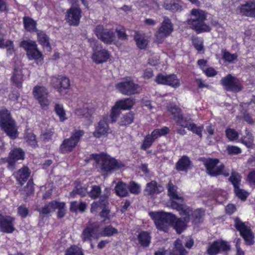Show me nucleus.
I'll return each instance as SVG.
<instances>
[{"label": "nucleus", "instance_id": "obj_8", "mask_svg": "<svg viewBox=\"0 0 255 255\" xmlns=\"http://www.w3.org/2000/svg\"><path fill=\"white\" fill-rule=\"evenodd\" d=\"M84 133L85 131L83 130H74L71 133V136L64 139L60 145L59 149L61 152L67 153L73 151Z\"/></svg>", "mask_w": 255, "mask_h": 255}, {"label": "nucleus", "instance_id": "obj_32", "mask_svg": "<svg viewBox=\"0 0 255 255\" xmlns=\"http://www.w3.org/2000/svg\"><path fill=\"white\" fill-rule=\"evenodd\" d=\"M163 6L165 9L172 11H180L182 8L177 0H165Z\"/></svg>", "mask_w": 255, "mask_h": 255}, {"label": "nucleus", "instance_id": "obj_18", "mask_svg": "<svg viewBox=\"0 0 255 255\" xmlns=\"http://www.w3.org/2000/svg\"><path fill=\"white\" fill-rule=\"evenodd\" d=\"M155 81L158 84L167 85L174 88L180 86L179 80L175 74L169 75L158 74L156 77Z\"/></svg>", "mask_w": 255, "mask_h": 255}, {"label": "nucleus", "instance_id": "obj_4", "mask_svg": "<svg viewBox=\"0 0 255 255\" xmlns=\"http://www.w3.org/2000/svg\"><path fill=\"white\" fill-rule=\"evenodd\" d=\"M168 195L172 199L171 207L179 212L180 214H189L190 210L183 204V198L177 194V187L170 181L167 185Z\"/></svg>", "mask_w": 255, "mask_h": 255}, {"label": "nucleus", "instance_id": "obj_53", "mask_svg": "<svg viewBox=\"0 0 255 255\" xmlns=\"http://www.w3.org/2000/svg\"><path fill=\"white\" fill-rule=\"evenodd\" d=\"M65 255H84L81 248L75 246L66 250Z\"/></svg>", "mask_w": 255, "mask_h": 255}, {"label": "nucleus", "instance_id": "obj_47", "mask_svg": "<svg viewBox=\"0 0 255 255\" xmlns=\"http://www.w3.org/2000/svg\"><path fill=\"white\" fill-rule=\"evenodd\" d=\"M134 39L137 46L140 49H144L148 44V41L144 37L140 36L137 33L134 35Z\"/></svg>", "mask_w": 255, "mask_h": 255}, {"label": "nucleus", "instance_id": "obj_7", "mask_svg": "<svg viewBox=\"0 0 255 255\" xmlns=\"http://www.w3.org/2000/svg\"><path fill=\"white\" fill-rule=\"evenodd\" d=\"M99 225L96 222L89 221L83 229L80 237L83 242H89L92 249L94 248L92 243L93 240H98L100 237Z\"/></svg>", "mask_w": 255, "mask_h": 255}, {"label": "nucleus", "instance_id": "obj_35", "mask_svg": "<svg viewBox=\"0 0 255 255\" xmlns=\"http://www.w3.org/2000/svg\"><path fill=\"white\" fill-rule=\"evenodd\" d=\"M134 104V100L131 98H127L124 100L117 102L116 105L122 110L130 109Z\"/></svg>", "mask_w": 255, "mask_h": 255}, {"label": "nucleus", "instance_id": "obj_45", "mask_svg": "<svg viewBox=\"0 0 255 255\" xmlns=\"http://www.w3.org/2000/svg\"><path fill=\"white\" fill-rule=\"evenodd\" d=\"M229 180L232 183L235 189L239 187L241 180V176L236 171H232Z\"/></svg>", "mask_w": 255, "mask_h": 255}, {"label": "nucleus", "instance_id": "obj_52", "mask_svg": "<svg viewBox=\"0 0 255 255\" xmlns=\"http://www.w3.org/2000/svg\"><path fill=\"white\" fill-rule=\"evenodd\" d=\"M101 193V189L99 186L94 185L92 186V189L88 194L91 198H98Z\"/></svg>", "mask_w": 255, "mask_h": 255}, {"label": "nucleus", "instance_id": "obj_46", "mask_svg": "<svg viewBox=\"0 0 255 255\" xmlns=\"http://www.w3.org/2000/svg\"><path fill=\"white\" fill-rule=\"evenodd\" d=\"M0 48L7 49V51L9 54H12L14 51L13 44L12 41L10 40L4 41L3 39L0 37Z\"/></svg>", "mask_w": 255, "mask_h": 255}, {"label": "nucleus", "instance_id": "obj_30", "mask_svg": "<svg viewBox=\"0 0 255 255\" xmlns=\"http://www.w3.org/2000/svg\"><path fill=\"white\" fill-rule=\"evenodd\" d=\"M37 32L38 42L43 47L47 48L49 51H51V47L49 42V38L48 35L42 31L37 30Z\"/></svg>", "mask_w": 255, "mask_h": 255}, {"label": "nucleus", "instance_id": "obj_6", "mask_svg": "<svg viewBox=\"0 0 255 255\" xmlns=\"http://www.w3.org/2000/svg\"><path fill=\"white\" fill-rule=\"evenodd\" d=\"M203 164L206 167V173L211 176L223 175L228 177L230 175L229 171L225 170V166L222 164L218 165L219 160L217 158H208L203 159Z\"/></svg>", "mask_w": 255, "mask_h": 255}, {"label": "nucleus", "instance_id": "obj_28", "mask_svg": "<svg viewBox=\"0 0 255 255\" xmlns=\"http://www.w3.org/2000/svg\"><path fill=\"white\" fill-rule=\"evenodd\" d=\"M10 162L11 165H15V162L19 160H23L24 158V152L20 148H14L9 153Z\"/></svg>", "mask_w": 255, "mask_h": 255}, {"label": "nucleus", "instance_id": "obj_1", "mask_svg": "<svg viewBox=\"0 0 255 255\" xmlns=\"http://www.w3.org/2000/svg\"><path fill=\"white\" fill-rule=\"evenodd\" d=\"M149 215L154 220L156 228L164 232H168L169 227L175 223L173 227L177 233L180 234L186 228V224L188 222L185 221V216H183V221L181 219H177L171 213L163 211L151 212Z\"/></svg>", "mask_w": 255, "mask_h": 255}, {"label": "nucleus", "instance_id": "obj_51", "mask_svg": "<svg viewBox=\"0 0 255 255\" xmlns=\"http://www.w3.org/2000/svg\"><path fill=\"white\" fill-rule=\"evenodd\" d=\"M154 141L152 137L149 135V134L146 135L143 140V142L141 145V149L143 150H146L149 148Z\"/></svg>", "mask_w": 255, "mask_h": 255}, {"label": "nucleus", "instance_id": "obj_23", "mask_svg": "<svg viewBox=\"0 0 255 255\" xmlns=\"http://www.w3.org/2000/svg\"><path fill=\"white\" fill-rule=\"evenodd\" d=\"M110 130V128L108 124V119L106 117H103L99 122L96 129L93 132L95 137L99 138L102 135L107 134Z\"/></svg>", "mask_w": 255, "mask_h": 255}, {"label": "nucleus", "instance_id": "obj_63", "mask_svg": "<svg viewBox=\"0 0 255 255\" xmlns=\"http://www.w3.org/2000/svg\"><path fill=\"white\" fill-rule=\"evenodd\" d=\"M52 201L49 202L47 205L44 206L43 208H42L40 212L43 214H47L50 213L52 211H55V206H52L51 203Z\"/></svg>", "mask_w": 255, "mask_h": 255}, {"label": "nucleus", "instance_id": "obj_33", "mask_svg": "<svg viewBox=\"0 0 255 255\" xmlns=\"http://www.w3.org/2000/svg\"><path fill=\"white\" fill-rule=\"evenodd\" d=\"M137 240L141 246L147 247L150 243L151 237L147 232L142 231L138 235Z\"/></svg>", "mask_w": 255, "mask_h": 255}, {"label": "nucleus", "instance_id": "obj_16", "mask_svg": "<svg viewBox=\"0 0 255 255\" xmlns=\"http://www.w3.org/2000/svg\"><path fill=\"white\" fill-rule=\"evenodd\" d=\"M205 17H198L195 19H190L188 20L190 27L195 30L197 33L210 31V27L205 24L204 21Z\"/></svg>", "mask_w": 255, "mask_h": 255}, {"label": "nucleus", "instance_id": "obj_5", "mask_svg": "<svg viewBox=\"0 0 255 255\" xmlns=\"http://www.w3.org/2000/svg\"><path fill=\"white\" fill-rule=\"evenodd\" d=\"M19 46L26 51V55L29 60H35L37 64H41L43 61L42 54L37 48L35 41L27 39L22 40Z\"/></svg>", "mask_w": 255, "mask_h": 255}, {"label": "nucleus", "instance_id": "obj_3", "mask_svg": "<svg viewBox=\"0 0 255 255\" xmlns=\"http://www.w3.org/2000/svg\"><path fill=\"white\" fill-rule=\"evenodd\" d=\"M91 156L95 161L96 168L103 172H111L119 167L117 161L106 154H93Z\"/></svg>", "mask_w": 255, "mask_h": 255}, {"label": "nucleus", "instance_id": "obj_34", "mask_svg": "<svg viewBox=\"0 0 255 255\" xmlns=\"http://www.w3.org/2000/svg\"><path fill=\"white\" fill-rule=\"evenodd\" d=\"M87 204L85 202L73 201L70 203V210L71 212L77 213L78 211L84 212L87 208Z\"/></svg>", "mask_w": 255, "mask_h": 255}, {"label": "nucleus", "instance_id": "obj_11", "mask_svg": "<svg viewBox=\"0 0 255 255\" xmlns=\"http://www.w3.org/2000/svg\"><path fill=\"white\" fill-rule=\"evenodd\" d=\"M32 94L42 109H47L48 108L50 101L48 99L49 92L47 88L43 86H35L33 88Z\"/></svg>", "mask_w": 255, "mask_h": 255}, {"label": "nucleus", "instance_id": "obj_40", "mask_svg": "<svg viewBox=\"0 0 255 255\" xmlns=\"http://www.w3.org/2000/svg\"><path fill=\"white\" fill-rule=\"evenodd\" d=\"M11 80L18 87H21L23 82V76L20 70L14 69Z\"/></svg>", "mask_w": 255, "mask_h": 255}, {"label": "nucleus", "instance_id": "obj_58", "mask_svg": "<svg viewBox=\"0 0 255 255\" xmlns=\"http://www.w3.org/2000/svg\"><path fill=\"white\" fill-rule=\"evenodd\" d=\"M121 114V109L115 104L113 107L110 115V117L112 123L116 122L118 117Z\"/></svg>", "mask_w": 255, "mask_h": 255}, {"label": "nucleus", "instance_id": "obj_43", "mask_svg": "<svg viewBox=\"0 0 255 255\" xmlns=\"http://www.w3.org/2000/svg\"><path fill=\"white\" fill-rule=\"evenodd\" d=\"M246 135L244 136L242 139V143L245 144L247 147L249 148H252L254 144V138L252 134L247 129L246 130Z\"/></svg>", "mask_w": 255, "mask_h": 255}, {"label": "nucleus", "instance_id": "obj_64", "mask_svg": "<svg viewBox=\"0 0 255 255\" xmlns=\"http://www.w3.org/2000/svg\"><path fill=\"white\" fill-rule=\"evenodd\" d=\"M80 17H66V21L70 25L76 26L79 24Z\"/></svg>", "mask_w": 255, "mask_h": 255}, {"label": "nucleus", "instance_id": "obj_38", "mask_svg": "<svg viewBox=\"0 0 255 255\" xmlns=\"http://www.w3.org/2000/svg\"><path fill=\"white\" fill-rule=\"evenodd\" d=\"M52 206H55V209H58L57 217L58 218H62L66 214L65 203L59 202L56 201H53L51 203Z\"/></svg>", "mask_w": 255, "mask_h": 255}, {"label": "nucleus", "instance_id": "obj_54", "mask_svg": "<svg viewBox=\"0 0 255 255\" xmlns=\"http://www.w3.org/2000/svg\"><path fill=\"white\" fill-rule=\"evenodd\" d=\"M192 44L196 49L200 52L204 49L203 40L198 37H193L192 39Z\"/></svg>", "mask_w": 255, "mask_h": 255}, {"label": "nucleus", "instance_id": "obj_31", "mask_svg": "<svg viewBox=\"0 0 255 255\" xmlns=\"http://www.w3.org/2000/svg\"><path fill=\"white\" fill-rule=\"evenodd\" d=\"M116 194L121 197H126L128 195V186L122 181L119 182L115 186Z\"/></svg>", "mask_w": 255, "mask_h": 255}, {"label": "nucleus", "instance_id": "obj_48", "mask_svg": "<svg viewBox=\"0 0 255 255\" xmlns=\"http://www.w3.org/2000/svg\"><path fill=\"white\" fill-rule=\"evenodd\" d=\"M54 110L56 114L59 116L60 121L63 122L66 119L65 112L62 105L56 104Z\"/></svg>", "mask_w": 255, "mask_h": 255}, {"label": "nucleus", "instance_id": "obj_39", "mask_svg": "<svg viewBox=\"0 0 255 255\" xmlns=\"http://www.w3.org/2000/svg\"><path fill=\"white\" fill-rule=\"evenodd\" d=\"M169 132V128L167 127H164L161 128H157L153 130L149 135L154 141L160 137L165 135Z\"/></svg>", "mask_w": 255, "mask_h": 255}, {"label": "nucleus", "instance_id": "obj_50", "mask_svg": "<svg viewBox=\"0 0 255 255\" xmlns=\"http://www.w3.org/2000/svg\"><path fill=\"white\" fill-rule=\"evenodd\" d=\"M105 191L106 193L100 196L99 201L98 202V204L103 207H105L108 204V199L110 194V189L109 188H106Z\"/></svg>", "mask_w": 255, "mask_h": 255}, {"label": "nucleus", "instance_id": "obj_15", "mask_svg": "<svg viewBox=\"0 0 255 255\" xmlns=\"http://www.w3.org/2000/svg\"><path fill=\"white\" fill-rule=\"evenodd\" d=\"M51 84L55 89L61 93L62 90L68 89L70 87V81L66 76L57 75L51 78Z\"/></svg>", "mask_w": 255, "mask_h": 255}, {"label": "nucleus", "instance_id": "obj_24", "mask_svg": "<svg viewBox=\"0 0 255 255\" xmlns=\"http://www.w3.org/2000/svg\"><path fill=\"white\" fill-rule=\"evenodd\" d=\"M109 57L110 54L107 50L99 48L98 50H93L92 59L96 63L100 64L106 62Z\"/></svg>", "mask_w": 255, "mask_h": 255}, {"label": "nucleus", "instance_id": "obj_60", "mask_svg": "<svg viewBox=\"0 0 255 255\" xmlns=\"http://www.w3.org/2000/svg\"><path fill=\"white\" fill-rule=\"evenodd\" d=\"M227 137L230 140H234L238 137V133L233 128H228L226 130Z\"/></svg>", "mask_w": 255, "mask_h": 255}, {"label": "nucleus", "instance_id": "obj_57", "mask_svg": "<svg viewBox=\"0 0 255 255\" xmlns=\"http://www.w3.org/2000/svg\"><path fill=\"white\" fill-rule=\"evenodd\" d=\"M128 186L129 192L132 194L137 195L140 192L139 185L134 181H130Z\"/></svg>", "mask_w": 255, "mask_h": 255}, {"label": "nucleus", "instance_id": "obj_13", "mask_svg": "<svg viewBox=\"0 0 255 255\" xmlns=\"http://www.w3.org/2000/svg\"><path fill=\"white\" fill-rule=\"evenodd\" d=\"M115 87L122 94L130 96L138 93L139 86L130 80L119 82L116 84Z\"/></svg>", "mask_w": 255, "mask_h": 255}, {"label": "nucleus", "instance_id": "obj_62", "mask_svg": "<svg viewBox=\"0 0 255 255\" xmlns=\"http://www.w3.org/2000/svg\"><path fill=\"white\" fill-rule=\"evenodd\" d=\"M67 16H80L81 13V10L78 6H74L71 7L67 11Z\"/></svg>", "mask_w": 255, "mask_h": 255}, {"label": "nucleus", "instance_id": "obj_55", "mask_svg": "<svg viewBox=\"0 0 255 255\" xmlns=\"http://www.w3.org/2000/svg\"><path fill=\"white\" fill-rule=\"evenodd\" d=\"M238 57L237 54H231L227 50L223 51V59L229 63L233 62Z\"/></svg>", "mask_w": 255, "mask_h": 255}, {"label": "nucleus", "instance_id": "obj_61", "mask_svg": "<svg viewBox=\"0 0 255 255\" xmlns=\"http://www.w3.org/2000/svg\"><path fill=\"white\" fill-rule=\"evenodd\" d=\"M236 196L242 200H245L248 196V193L244 190L238 187L234 189Z\"/></svg>", "mask_w": 255, "mask_h": 255}, {"label": "nucleus", "instance_id": "obj_56", "mask_svg": "<svg viewBox=\"0 0 255 255\" xmlns=\"http://www.w3.org/2000/svg\"><path fill=\"white\" fill-rule=\"evenodd\" d=\"M26 142L32 147H35L37 145L35 135L33 133H27L24 137Z\"/></svg>", "mask_w": 255, "mask_h": 255}, {"label": "nucleus", "instance_id": "obj_2", "mask_svg": "<svg viewBox=\"0 0 255 255\" xmlns=\"http://www.w3.org/2000/svg\"><path fill=\"white\" fill-rule=\"evenodd\" d=\"M0 127L11 138L14 139L18 136L16 123L7 110L0 111Z\"/></svg>", "mask_w": 255, "mask_h": 255}, {"label": "nucleus", "instance_id": "obj_42", "mask_svg": "<svg viewBox=\"0 0 255 255\" xmlns=\"http://www.w3.org/2000/svg\"><path fill=\"white\" fill-rule=\"evenodd\" d=\"M253 0L242 6L241 10L243 13L250 12V14H255V0Z\"/></svg>", "mask_w": 255, "mask_h": 255}, {"label": "nucleus", "instance_id": "obj_19", "mask_svg": "<svg viewBox=\"0 0 255 255\" xmlns=\"http://www.w3.org/2000/svg\"><path fill=\"white\" fill-rule=\"evenodd\" d=\"M167 110L172 116V119L175 121L177 125L181 126L188 118H184L183 116L181 109L173 104H170L167 106Z\"/></svg>", "mask_w": 255, "mask_h": 255}, {"label": "nucleus", "instance_id": "obj_12", "mask_svg": "<svg viewBox=\"0 0 255 255\" xmlns=\"http://www.w3.org/2000/svg\"><path fill=\"white\" fill-rule=\"evenodd\" d=\"M235 227L240 232L241 236L244 239L245 243L248 245H251L254 243V235L250 228L245 225L238 218L235 220Z\"/></svg>", "mask_w": 255, "mask_h": 255}, {"label": "nucleus", "instance_id": "obj_26", "mask_svg": "<svg viewBox=\"0 0 255 255\" xmlns=\"http://www.w3.org/2000/svg\"><path fill=\"white\" fill-rule=\"evenodd\" d=\"M182 128H186L193 133L198 135L200 138L202 137V132L203 129V126L198 127L195 124L191 122V118H188L185 120L184 124L181 126Z\"/></svg>", "mask_w": 255, "mask_h": 255}, {"label": "nucleus", "instance_id": "obj_10", "mask_svg": "<svg viewBox=\"0 0 255 255\" xmlns=\"http://www.w3.org/2000/svg\"><path fill=\"white\" fill-rule=\"evenodd\" d=\"M173 31V26L168 18L165 19L161 26L154 34L155 41L157 43H162Z\"/></svg>", "mask_w": 255, "mask_h": 255}, {"label": "nucleus", "instance_id": "obj_27", "mask_svg": "<svg viewBox=\"0 0 255 255\" xmlns=\"http://www.w3.org/2000/svg\"><path fill=\"white\" fill-rule=\"evenodd\" d=\"M191 161L186 155L182 156L176 164V169L179 171H186L191 168Z\"/></svg>", "mask_w": 255, "mask_h": 255}, {"label": "nucleus", "instance_id": "obj_49", "mask_svg": "<svg viewBox=\"0 0 255 255\" xmlns=\"http://www.w3.org/2000/svg\"><path fill=\"white\" fill-rule=\"evenodd\" d=\"M117 233H118V230L116 228L111 226H109L105 227L103 231L101 233L100 232V237L111 236Z\"/></svg>", "mask_w": 255, "mask_h": 255}, {"label": "nucleus", "instance_id": "obj_9", "mask_svg": "<svg viewBox=\"0 0 255 255\" xmlns=\"http://www.w3.org/2000/svg\"><path fill=\"white\" fill-rule=\"evenodd\" d=\"M94 32L98 38L106 44H111L116 38L113 29L105 28L102 25H98Z\"/></svg>", "mask_w": 255, "mask_h": 255}, {"label": "nucleus", "instance_id": "obj_22", "mask_svg": "<svg viewBox=\"0 0 255 255\" xmlns=\"http://www.w3.org/2000/svg\"><path fill=\"white\" fill-rule=\"evenodd\" d=\"M188 208L190 210L189 214H180L181 216H185V221L189 222L191 218L193 220V222L195 223L201 222L205 215V211L202 209H197L193 211L190 208Z\"/></svg>", "mask_w": 255, "mask_h": 255}, {"label": "nucleus", "instance_id": "obj_21", "mask_svg": "<svg viewBox=\"0 0 255 255\" xmlns=\"http://www.w3.org/2000/svg\"><path fill=\"white\" fill-rule=\"evenodd\" d=\"M94 107L91 104H85L82 108H77L75 110V114L80 118H84L90 121L92 115L95 113Z\"/></svg>", "mask_w": 255, "mask_h": 255}, {"label": "nucleus", "instance_id": "obj_20", "mask_svg": "<svg viewBox=\"0 0 255 255\" xmlns=\"http://www.w3.org/2000/svg\"><path fill=\"white\" fill-rule=\"evenodd\" d=\"M14 218L0 214V229L3 233H11L14 231Z\"/></svg>", "mask_w": 255, "mask_h": 255}, {"label": "nucleus", "instance_id": "obj_29", "mask_svg": "<svg viewBox=\"0 0 255 255\" xmlns=\"http://www.w3.org/2000/svg\"><path fill=\"white\" fill-rule=\"evenodd\" d=\"M14 175L17 181L22 186L27 180L30 172L27 167H24L19 169Z\"/></svg>", "mask_w": 255, "mask_h": 255}, {"label": "nucleus", "instance_id": "obj_17", "mask_svg": "<svg viewBox=\"0 0 255 255\" xmlns=\"http://www.w3.org/2000/svg\"><path fill=\"white\" fill-rule=\"evenodd\" d=\"M230 250V247L227 242L218 240L214 242L209 246L207 253L209 255H216L221 251L227 252Z\"/></svg>", "mask_w": 255, "mask_h": 255}, {"label": "nucleus", "instance_id": "obj_59", "mask_svg": "<svg viewBox=\"0 0 255 255\" xmlns=\"http://www.w3.org/2000/svg\"><path fill=\"white\" fill-rule=\"evenodd\" d=\"M117 33L118 37L121 40H126L128 39V35L126 33V30L123 27H118L115 29Z\"/></svg>", "mask_w": 255, "mask_h": 255}, {"label": "nucleus", "instance_id": "obj_41", "mask_svg": "<svg viewBox=\"0 0 255 255\" xmlns=\"http://www.w3.org/2000/svg\"><path fill=\"white\" fill-rule=\"evenodd\" d=\"M87 189L85 187H82L81 185H77L74 189L70 193V195L71 197H74L76 195H79L82 197H84L86 195Z\"/></svg>", "mask_w": 255, "mask_h": 255}, {"label": "nucleus", "instance_id": "obj_44", "mask_svg": "<svg viewBox=\"0 0 255 255\" xmlns=\"http://www.w3.org/2000/svg\"><path fill=\"white\" fill-rule=\"evenodd\" d=\"M133 114L131 113H128L123 116L119 124L121 126H126L131 124L133 121Z\"/></svg>", "mask_w": 255, "mask_h": 255}, {"label": "nucleus", "instance_id": "obj_25", "mask_svg": "<svg viewBox=\"0 0 255 255\" xmlns=\"http://www.w3.org/2000/svg\"><path fill=\"white\" fill-rule=\"evenodd\" d=\"M163 191V187L158 184L155 181H151L147 183L144 190L145 194L148 196H153L155 194H158Z\"/></svg>", "mask_w": 255, "mask_h": 255}, {"label": "nucleus", "instance_id": "obj_36", "mask_svg": "<svg viewBox=\"0 0 255 255\" xmlns=\"http://www.w3.org/2000/svg\"><path fill=\"white\" fill-rule=\"evenodd\" d=\"M23 23L25 28L28 31H37L36 21L30 17H24Z\"/></svg>", "mask_w": 255, "mask_h": 255}, {"label": "nucleus", "instance_id": "obj_37", "mask_svg": "<svg viewBox=\"0 0 255 255\" xmlns=\"http://www.w3.org/2000/svg\"><path fill=\"white\" fill-rule=\"evenodd\" d=\"M174 255H186L187 251L184 248L181 240L178 239L174 242Z\"/></svg>", "mask_w": 255, "mask_h": 255}, {"label": "nucleus", "instance_id": "obj_14", "mask_svg": "<svg viewBox=\"0 0 255 255\" xmlns=\"http://www.w3.org/2000/svg\"><path fill=\"white\" fill-rule=\"evenodd\" d=\"M221 83L227 91L238 92L243 88L239 80L231 74H228L223 78L221 80Z\"/></svg>", "mask_w": 255, "mask_h": 255}]
</instances>
